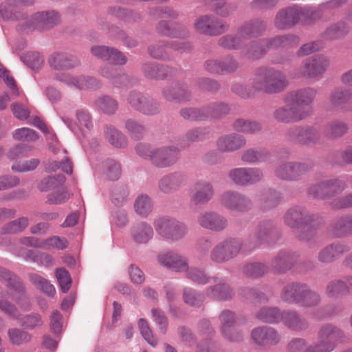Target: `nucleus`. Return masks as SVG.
<instances>
[{
    "mask_svg": "<svg viewBox=\"0 0 352 352\" xmlns=\"http://www.w3.org/2000/svg\"><path fill=\"white\" fill-rule=\"evenodd\" d=\"M289 85L286 75L280 69L268 66L256 69L252 77V87L258 93L279 94Z\"/></svg>",
    "mask_w": 352,
    "mask_h": 352,
    "instance_id": "1",
    "label": "nucleus"
},
{
    "mask_svg": "<svg viewBox=\"0 0 352 352\" xmlns=\"http://www.w3.org/2000/svg\"><path fill=\"white\" fill-rule=\"evenodd\" d=\"M248 246L243 241L237 237H227L218 242L209 254L210 260L217 264L227 263L239 254L250 252Z\"/></svg>",
    "mask_w": 352,
    "mask_h": 352,
    "instance_id": "2",
    "label": "nucleus"
},
{
    "mask_svg": "<svg viewBox=\"0 0 352 352\" xmlns=\"http://www.w3.org/2000/svg\"><path fill=\"white\" fill-rule=\"evenodd\" d=\"M153 226L156 232L163 239L171 242H177L184 239L188 232V226L175 218L164 216L155 219Z\"/></svg>",
    "mask_w": 352,
    "mask_h": 352,
    "instance_id": "3",
    "label": "nucleus"
},
{
    "mask_svg": "<svg viewBox=\"0 0 352 352\" xmlns=\"http://www.w3.org/2000/svg\"><path fill=\"white\" fill-rule=\"evenodd\" d=\"M313 168L311 162L281 161L276 165L274 175L280 180L296 182L312 170Z\"/></svg>",
    "mask_w": 352,
    "mask_h": 352,
    "instance_id": "4",
    "label": "nucleus"
},
{
    "mask_svg": "<svg viewBox=\"0 0 352 352\" xmlns=\"http://www.w3.org/2000/svg\"><path fill=\"white\" fill-rule=\"evenodd\" d=\"M270 39L272 49H281L289 51L287 53L274 56L272 60V63L275 65H284L291 62L294 57V54L290 50L296 48L300 44V38L299 36L295 34L287 33L276 35L270 38Z\"/></svg>",
    "mask_w": 352,
    "mask_h": 352,
    "instance_id": "5",
    "label": "nucleus"
},
{
    "mask_svg": "<svg viewBox=\"0 0 352 352\" xmlns=\"http://www.w3.org/2000/svg\"><path fill=\"white\" fill-rule=\"evenodd\" d=\"M330 58L324 54H316L304 59L298 69L299 76L318 80L330 66Z\"/></svg>",
    "mask_w": 352,
    "mask_h": 352,
    "instance_id": "6",
    "label": "nucleus"
},
{
    "mask_svg": "<svg viewBox=\"0 0 352 352\" xmlns=\"http://www.w3.org/2000/svg\"><path fill=\"white\" fill-rule=\"evenodd\" d=\"M219 204L230 212L245 213L253 208V201L246 195L236 190H228L219 197Z\"/></svg>",
    "mask_w": 352,
    "mask_h": 352,
    "instance_id": "7",
    "label": "nucleus"
},
{
    "mask_svg": "<svg viewBox=\"0 0 352 352\" xmlns=\"http://www.w3.org/2000/svg\"><path fill=\"white\" fill-rule=\"evenodd\" d=\"M195 31L201 34L215 36L229 29V25L213 14H203L197 17L193 23Z\"/></svg>",
    "mask_w": 352,
    "mask_h": 352,
    "instance_id": "8",
    "label": "nucleus"
},
{
    "mask_svg": "<svg viewBox=\"0 0 352 352\" xmlns=\"http://www.w3.org/2000/svg\"><path fill=\"white\" fill-rule=\"evenodd\" d=\"M228 177L234 185L245 187L261 182L264 174L259 168L239 167L231 169Z\"/></svg>",
    "mask_w": 352,
    "mask_h": 352,
    "instance_id": "9",
    "label": "nucleus"
},
{
    "mask_svg": "<svg viewBox=\"0 0 352 352\" xmlns=\"http://www.w3.org/2000/svg\"><path fill=\"white\" fill-rule=\"evenodd\" d=\"M318 219L302 206H294L288 209L284 214V223L292 228H301L310 226Z\"/></svg>",
    "mask_w": 352,
    "mask_h": 352,
    "instance_id": "10",
    "label": "nucleus"
},
{
    "mask_svg": "<svg viewBox=\"0 0 352 352\" xmlns=\"http://www.w3.org/2000/svg\"><path fill=\"white\" fill-rule=\"evenodd\" d=\"M285 104L276 108L273 118L279 122L289 124L300 122L308 118V113L302 108H297L285 97Z\"/></svg>",
    "mask_w": 352,
    "mask_h": 352,
    "instance_id": "11",
    "label": "nucleus"
},
{
    "mask_svg": "<svg viewBox=\"0 0 352 352\" xmlns=\"http://www.w3.org/2000/svg\"><path fill=\"white\" fill-rule=\"evenodd\" d=\"M301 7L293 5L280 9L274 18V25L278 30H288L298 24L303 12Z\"/></svg>",
    "mask_w": 352,
    "mask_h": 352,
    "instance_id": "12",
    "label": "nucleus"
},
{
    "mask_svg": "<svg viewBox=\"0 0 352 352\" xmlns=\"http://www.w3.org/2000/svg\"><path fill=\"white\" fill-rule=\"evenodd\" d=\"M275 228V224L272 220H263L259 222L246 243L248 246V251L252 252L260 245L269 243Z\"/></svg>",
    "mask_w": 352,
    "mask_h": 352,
    "instance_id": "13",
    "label": "nucleus"
},
{
    "mask_svg": "<svg viewBox=\"0 0 352 352\" xmlns=\"http://www.w3.org/2000/svg\"><path fill=\"white\" fill-rule=\"evenodd\" d=\"M250 337L254 344L263 348L278 344L281 338L276 329L269 326H259L252 329Z\"/></svg>",
    "mask_w": 352,
    "mask_h": 352,
    "instance_id": "14",
    "label": "nucleus"
},
{
    "mask_svg": "<svg viewBox=\"0 0 352 352\" xmlns=\"http://www.w3.org/2000/svg\"><path fill=\"white\" fill-rule=\"evenodd\" d=\"M197 221L201 228L214 232H221L228 226L227 217L213 210L201 212Z\"/></svg>",
    "mask_w": 352,
    "mask_h": 352,
    "instance_id": "15",
    "label": "nucleus"
},
{
    "mask_svg": "<svg viewBox=\"0 0 352 352\" xmlns=\"http://www.w3.org/2000/svg\"><path fill=\"white\" fill-rule=\"evenodd\" d=\"M179 149L175 145H166L153 148L151 162L158 168H168L174 165L178 159Z\"/></svg>",
    "mask_w": 352,
    "mask_h": 352,
    "instance_id": "16",
    "label": "nucleus"
},
{
    "mask_svg": "<svg viewBox=\"0 0 352 352\" xmlns=\"http://www.w3.org/2000/svg\"><path fill=\"white\" fill-rule=\"evenodd\" d=\"M211 280L214 284L206 288V297L217 301H230L234 298V292L224 278L212 276Z\"/></svg>",
    "mask_w": 352,
    "mask_h": 352,
    "instance_id": "17",
    "label": "nucleus"
},
{
    "mask_svg": "<svg viewBox=\"0 0 352 352\" xmlns=\"http://www.w3.org/2000/svg\"><path fill=\"white\" fill-rule=\"evenodd\" d=\"M215 189L213 184L206 179H199L192 186L190 200L195 206L210 202L214 197Z\"/></svg>",
    "mask_w": 352,
    "mask_h": 352,
    "instance_id": "18",
    "label": "nucleus"
},
{
    "mask_svg": "<svg viewBox=\"0 0 352 352\" xmlns=\"http://www.w3.org/2000/svg\"><path fill=\"white\" fill-rule=\"evenodd\" d=\"M160 265L175 272H183L188 269V258L177 252L164 250L157 256Z\"/></svg>",
    "mask_w": 352,
    "mask_h": 352,
    "instance_id": "19",
    "label": "nucleus"
},
{
    "mask_svg": "<svg viewBox=\"0 0 352 352\" xmlns=\"http://www.w3.org/2000/svg\"><path fill=\"white\" fill-rule=\"evenodd\" d=\"M317 94V90L313 87H305L292 91L285 96L297 108H302L308 113V117L311 114V106Z\"/></svg>",
    "mask_w": 352,
    "mask_h": 352,
    "instance_id": "20",
    "label": "nucleus"
},
{
    "mask_svg": "<svg viewBox=\"0 0 352 352\" xmlns=\"http://www.w3.org/2000/svg\"><path fill=\"white\" fill-rule=\"evenodd\" d=\"M346 187L344 182L338 179H330L311 186L309 193L320 199L333 197L342 192Z\"/></svg>",
    "mask_w": 352,
    "mask_h": 352,
    "instance_id": "21",
    "label": "nucleus"
},
{
    "mask_svg": "<svg viewBox=\"0 0 352 352\" xmlns=\"http://www.w3.org/2000/svg\"><path fill=\"white\" fill-rule=\"evenodd\" d=\"M60 22V14L54 10L37 12L32 14L26 22L29 30L50 28Z\"/></svg>",
    "mask_w": 352,
    "mask_h": 352,
    "instance_id": "22",
    "label": "nucleus"
},
{
    "mask_svg": "<svg viewBox=\"0 0 352 352\" xmlns=\"http://www.w3.org/2000/svg\"><path fill=\"white\" fill-rule=\"evenodd\" d=\"M187 183V177L181 172H173L164 175L158 181V188L164 194H172Z\"/></svg>",
    "mask_w": 352,
    "mask_h": 352,
    "instance_id": "23",
    "label": "nucleus"
},
{
    "mask_svg": "<svg viewBox=\"0 0 352 352\" xmlns=\"http://www.w3.org/2000/svg\"><path fill=\"white\" fill-rule=\"evenodd\" d=\"M349 250L350 248L347 244L334 242L322 248L318 253L317 259L321 263H331Z\"/></svg>",
    "mask_w": 352,
    "mask_h": 352,
    "instance_id": "24",
    "label": "nucleus"
},
{
    "mask_svg": "<svg viewBox=\"0 0 352 352\" xmlns=\"http://www.w3.org/2000/svg\"><path fill=\"white\" fill-rule=\"evenodd\" d=\"M317 336L319 342L331 346L329 349L330 351H333L338 342L344 338V334L340 329L329 323L322 325L318 331Z\"/></svg>",
    "mask_w": 352,
    "mask_h": 352,
    "instance_id": "25",
    "label": "nucleus"
},
{
    "mask_svg": "<svg viewBox=\"0 0 352 352\" xmlns=\"http://www.w3.org/2000/svg\"><path fill=\"white\" fill-rule=\"evenodd\" d=\"M289 138L302 144H314L319 141L320 131L315 126H296L289 130Z\"/></svg>",
    "mask_w": 352,
    "mask_h": 352,
    "instance_id": "26",
    "label": "nucleus"
},
{
    "mask_svg": "<svg viewBox=\"0 0 352 352\" xmlns=\"http://www.w3.org/2000/svg\"><path fill=\"white\" fill-rule=\"evenodd\" d=\"M216 144L221 153H232L245 147L246 139L242 135L232 133L219 137Z\"/></svg>",
    "mask_w": 352,
    "mask_h": 352,
    "instance_id": "27",
    "label": "nucleus"
},
{
    "mask_svg": "<svg viewBox=\"0 0 352 352\" xmlns=\"http://www.w3.org/2000/svg\"><path fill=\"white\" fill-rule=\"evenodd\" d=\"M298 254L296 252L280 250L272 260V267L278 274H284L296 263Z\"/></svg>",
    "mask_w": 352,
    "mask_h": 352,
    "instance_id": "28",
    "label": "nucleus"
},
{
    "mask_svg": "<svg viewBox=\"0 0 352 352\" xmlns=\"http://www.w3.org/2000/svg\"><path fill=\"white\" fill-rule=\"evenodd\" d=\"M48 62L50 67L56 70H68L80 65V61L77 57L65 52L52 54Z\"/></svg>",
    "mask_w": 352,
    "mask_h": 352,
    "instance_id": "29",
    "label": "nucleus"
},
{
    "mask_svg": "<svg viewBox=\"0 0 352 352\" xmlns=\"http://www.w3.org/2000/svg\"><path fill=\"white\" fill-rule=\"evenodd\" d=\"M280 322L288 329L296 331H303L309 327L307 320L294 310L283 311Z\"/></svg>",
    "mask_w": 352,
    "mask_h": 352,
    "instance_id": "30",
    "label": "nucleus"
},
{
    "mask_svg": "<svg viewBox=\"0 0 352 352\" xmlns=\"http://www.w3.org/2000/svg\"><path fill=\"white\" fill-rule=\"evenodd\" d=\"M173 68L167 65L146 62L142 66L144 76L151 80H161L166 79L171 73Z\"/></svg>",
    "mask_w": 352,
    "mask_h": 352,
    "instance_id": "31",
    "label": "nucleus"
},
{
    "mask_svg": "<svg viewBox=\"0 0 352 352\" xmlns=\"http://www.w3.org/2000/svg\"><path fill=\"white\" fill-rule=\"evenodd\" d=\"M130 234L134 243L146 244L153 237L154 232L150 224L144 221H140L131 226Z\"/></svg>",
    "mask_w": 352,
    "mask_h": 352,
    "instance_id": "32",
    "label": "nucleus"
},
{
    "mask_svg": "<svg viewBox=\"0 0 352 352\" xmlns=\"http://www.w3.org/2000/svg\"><path fill=\"white\" fill-rule=\"evenodd\" d=\"M271 44L270 38L253 41L244 50V54L250 59H260L272 49Z\"/></svg>",
    "mask_w": 352,
    "mask_h": 352,
    "instance_id": "33",
    "label": "nucleus"
},
{
    "mask_svg": "<svg viewBox=\"0 0 352 352\" xmlns=\"http://www.w3.org/2000/svg\"><path fill=\"white\" fill-rule=\"evenodd\" d=\"M305 283L292 282L284 285L280 292V299L286 303L298 304Z\"/></svg>",
    "mask_w": 352,
    "mask_h": 352,
    "instance_id": "34",
    "label": "nucleus"
},
{
    "mask_svg": "<svg viewBox=\"0 0 352 352\" xmlns=\"http://www.w3.org/2000/svg\"><path fill=\"white\" fill-rule=\"evenodd\" d=\"M155 31L162 36L170 38H186L190 35L186 28L178 25L171 27L166 20H160L155 25Z\"/></svg>",
    "mask_w": 352,
    "mask_h": 352,
    "instance_id": "35",
    "label": "nucleus"
},
{
    "mask_svg": "<svg viewBox=\"0 0 352 352\" xmlns=\"http://www.w3.org/2000/svg\"><path fill=\"white\" fill-rule=\"evenodd\" d=\"M283 311L278 307L264 306L255 313V318L263 323L278 324L280 322Z\"/></svg>",
    "mask_w": 352,
    "mask_h": 352,
    "instance_id": "36",
    "label": "nucleus"
},
{
    "mask_svg": "<svg viewBox=\"0 0 352 352\" xmlns=\"http://www.w3.org/2000/svg\"><path fill=\"white\" fill-rule=\"evenodd\" d=\"M239 28V33L247 41L249 38L261 35L266 30V23L261 19H256L243 23Z\"/></svg>",
    "mask_w": 352,
    "mask_h": 352,
    "instance_id": "37",
    "label": "nucleus"
},
{
    "mask_svg": "<svg viewBox=\"0 0 352 352\" xmlns=\"http://www.w3.org/2000/svg\"><path fill=\"white\" fill-rule=\"evenodd\" d=\"M245 41L244 36L239 33V28H238L236 34H228L220 37L218 45L228 50H236L241 49Z\"/></svg>",
    "mask_w": 352,
    "mask_h": 352,
    "instance_id": "38",
    "label": "nucleus"
},
{
    "mask_svg": "<svg viewBox=\"0 0 352 352\" xmlns=\"http://www.w3.org/2000/svg\"><path fill=\"white\" fill-rule=\"evenodd\" d=\"M352 98V91L349 89L336 87L330 93L329 104L333 109L342 108Z\"/></svg>",
    "mask_w": 352,
    "mask_h": 352,
    "instance_id": "39",
    "label": "nucleus"
},
{
    "mask_svg": "<svg viewBox=\"0 0 352 352\" xmlns=\"http://www.w3.org/2000/svg\"><path fill=\"white\" fill-rule=\"evenodd\" d=\"M0 281L15 292L24 293L25 286L21 279L8 269L0 266Z\"/></svg>",
    "mask_w": 352,
    "mask_h": 352,
    "instance_id": "40",
    "label": "nucleus"
},
{
    "mask_svg": "<svg viewBox=\"0 0 352 352\" xmlns=\"http://www.w3.org/2000/svg\"><path fill=\"white\" fill-rule=\"evenodd\" d=\"M270 153L263 148H248L243 152L241 160L248 164H255L265 162Z\"/></svg>",
    "mask_w": 352,
    "mask_h": 352,
    "instance_id": "41",
    "label": "nucleus"
},
{
    "mask_svg": "<svg viewBox=\"0 0 352 352\" xmlns=\"http://www.w3.org/2000/svg\"><path fill=\"white\" fill-rule=\"evenodd\" d=\"M232 126L237 132L248 134L257 133L262 129V125L260 122L241 118L236 119L233 122Z\"/></svg>",
    "mask_w": 352,
    "mask_h": 352,
    "instance_id": "42",
    "label": "nucleus"
},
{
    "mask_svg": "<svg viewBox=\"0 0 352 352\" xmlns=\"http://www.w3.org/2000/svg\"><path fill=\"white\" fill-rule=\"evenodd\" d=\"M29 219L26 217H21L13 221H9L0 228V234H17L23 232L29 225Z\"/></svg>",
    "mask_w": 352,
    "mask_h": 352,
    "instance_id": "43",
    "label": "nucleus"
},
{
    "mask_svg": "<svg viewBox=\"0 0 352 352\" xmlns=\"http://www.w3.org/2000/svg\"><path fill=\"white\" fill-rule=\"evenodd\" d=\"M147 13L154 19L166 18L175 20L177 19L179 16L177 10L168 6L149 7Z\"/></svg>",
    "mask_w": 352,
    "mask_h": 352,
    "instance_id": "44",
    "label": "nucleus"
},
{
    "mask_svg": "<svg viewBox=\"0 0 352 352\" xmlns=\"http://www.w3.org/2000/svg\"><path fill=\"white\" fill-rule=\"evenodd\" d=\"M320 302V294L305 284L298 304L305 307H313L318 306Z\"/></svg>",
    "mask_w": 352,
    "mask_h": 352,
    "instance_id": "45",
    "label": "nucleus"
},
{
    "mask_svg": "<svg viewBox=\"0 0 352 352\" xmlns=\"http://www.w3.org/2000/svg\"><path fill=\"white\" fill-rule=\"evenodd\" d=\"M349 32V26L344 21H339L329 26L323 33L326 39H339L345 36Z\"/></svg>",
    "mask_w": 352,
    "mask_h": 352,
    "instance_id": "46",
    "label": "nucleus"
},
{
    "mask_svg": "<svg viewBox=\"0 0 352 352\" xmlns=\"http://www.w3.org/2000/svg\"><path fill=\"white\" fill-rule=\"evenodd\" d=\"M184 272H186V278L198 285H206L212 279V277L209 276L204 269L189 267L188 263V269L185 270Z\"/></svg>",
    "mask_w": 352,
    "mask_h": 352,
    "instance_id": "47",
    "label": "nucleus"
},
{
    "mask_svg": "<svg viewBox=\"0 0 352 352\" xmlns=\"http://www.w3.org/2000/svg\"><path fill=\"white\" fill-rule=\"evenodd\" d=\"M28 278L30 283L37 289L48 296H53L56 289L48 280L36 273H29Z\"/></svg>",
    "mask_w": 352,
    "mask_h": 352,
    "instance_id": "48",
    "label": "nucleus"
},
{
    "mask_svg": "<svg viewBox=\"0 0 352 352\" xmlns=\"http://www.w3.org/2000/svg\"><path fill=\"white\" fill-rule=\"evenodd\" d=\"M280 199V192L273 190H266L259 198L260 208L263 210L273 208L279 204Z\"/></svg>",
    "mask_w": 352,
    "mask_h": 352,
    "instance_id": "49",
    "label": "nucleus"
},
{
    "mask_svg": "<svg viewBox=\"0 0 352 352\" xmlns=\"http://www.w3.org/2000/svg\"><path fill=\"white\" fill-rule=\"evenodd\" d=\"M94 107L105 114H114L118 108V102L108 96L98 97L94 101Z\"/></svg>",
    "mask_w": 352,
    "mask_h": 352,
    "instance_id": "50",
    "label": "nucleus"
},
{
    "mask_svg": "<svg viewBox=\"0 0 352 352\" xmlns=\"http://www.w3.org/2000/svg\"><path fill=\"white\" fill-rule=\"evenodd\" d=\"M104 135L107 141L115 147L123 148L127 145L125 135L113 126L105 127Z\"/></svg>",
    "mask_w": 352,
    "mask_h": 352,
    "instance_id": "51",
    "label": "nucleus"
},
{
    "mask_svg": "<svg viewBox=\"0 0 352 352\" xmlns=\"http://www.w3.org/2000/svg\"><path fill=\"white\" fill-rule=\"evenodd\" d=\"M207 120L210 118L219 119L230 113V108L224 102H213L205 106Z\"/></svg>",
    "mask_w": 352,
    "mask_h": 352,
    "instance_id": "52",
    "label": "nucleus"
},
{
    "mask_svg": "<svg viewBox=\"0 0 352 352\" xmlns=\"http://www.w3.org/2000/svg\"><path fill=\"white\" fill-rule=\"evenodd\" d=\"M349 129L348 124L341 120H334L329 122L327 126V135L331 139H337L346 133Z\"/></svg>",
    "mask_w": 352,
    "mask_h": 352,
    "instance_id": "53",
    "label": "nucleus"
},
{
    "mask_svg": "<svg viewBox=\"0 0 352 352\" xmlns=\"http://www.w3.org/2000/svg\"><path fill=\"white\" fill-rule=\"evenodd\" d=\"M168 48H169V42L162 41L158 43L149 45L148 47L147 52L153 58L162 60H169L171 59V56L167 51Z\"/></svg>",
    "mask_w": 352,
    "mask_h": 352,
    "instance_id": "54",
    "label": "nucleus"
},
{
    "mask_svg": "<svg viewBox=\"0 0 352 352\" xmlns=\"http://www.w3.org/2000/svg\"><path fill=\"white\" fill-rule=\"evenodd\" d=\"M135 212L142 217H146L152 211L153 203L147 195L138 196L134 202Z\"/></svg>",
    "mask_w": 352,
    "mask_h": 352,
    "instance_id": "55",
    "label": "nucleus"
},
{
    "mask_svg": "<svg viewBox=\"0 0 352 352\" xmlns=\"http://www.w3.org/2000/svg\"><path fill=\"white\" fill-rule=\"evenodd\" d=\"M179 115L184 120L191 122L207 120L205 106L201 108L183 107L179 111Z\"/></svg>",
    "mask_w": 352,
    "mask_h": 352,
    "instance_id": "56",
    "label": "nucleus"
},
{
    "mask_svg": "<svg viewBox=\"0 0 352 352\" xmlns=\"http://www.w3.org/2000/svg\"><path fill=\"white\" fill-rule=\"evenodd\" d=\"M345 280H333L330 281L326 288V294L330 298H338L348 292Z\"/></svg>",
    "mask_w": 352,
    "mask_h": 352,
    "instance_id": "57",
    "label": "nucleus"
},
{
    "mask_svg": "<svg viewBox=\"0 0 352 352\" xmlns=\"http://www.w3.org/2000/svg\"><path fill=\"white\" fill-rule=\"evenodd\" d=\"M218 319L220 322V331L222 333L235 326L237 316L234 311L223 309L220 312Z\"/></svg>",
    "mask_w": 352,
    "mask_h": 352,
    "instance_id": "58",
    "label": "nucleus"
},
{
    "mask_svg": "<svg viewBox=\"0 0 352 352\" xmlns=\"http://www.w3.org/2000/svg\"><path fill=\"white\" fill-rule=\"evenodd\" d=\"M268 266L263 263L255 262L245 264L243 267V273L252 278H258L265 274Z\"/></svg>",
    "mask_w": 352,
    "mask_h": 352,
    "instance_id": "59",
    "label": "nucleus"
},
{
    "mask_svg": "<svg viewBox=\"0 0 352 352\" xmlns=\"http://www.w3.org/2000/svg\"><path fill=\"white\" fill-rule=\"evenodd\" d=\"M209 127L198 126L189 129L185 134V139L188 142H197L209 138Z\"/></svg>",
    "mask_w": 352,
    "mask_h": 352,
    "instance_id": "60",
    "label": "nucleus"
},
{
    "mask_svg": "<svg viewBox=\"0 0 352 352\" xmlns=\"http://www.w3.org/2000/svg\"><path fill=\"white\" fill-rule=\"evenodd\" d=\"M108 13L119 19H125L129 22L137 21L141 19L139 13L127 10L120 6H111L108 8Z\"/></svg>",
    "mask_w": 352,
    "mask_h": 352,
    "instance_id": "61",
    "label": "nucleus"
},
{
    "mask_svg": "<svg viewBox=\"0 0 352 352\" xmlns=\"http://www.w3.org/2000/svg\"><path fill=\"white\" fill-rule=\"evenodd\" d=\"M205 296V293L202 294L190 287H186L184 289V300L190 306L199 307L204 302Z\"/></svg>",
    "mask_w": 352,
    "mask_h": 352,
    "instance_id": "62",
    "label": "nucleus"
},
{
    "mask_svg": "<svg viewBox=\"0 0 352 352\" xmlns=\"http://www.w3.org/2000/svg\"><path fill=\"white\" fill-rule=\"evenodd\" d=\"M206 4L213 3L214 12L221 16L228 17L234 11L231 4H227L226 0H202Z\"/></svg>",
    "mask_w": 352,
    "mask_h": 352,
    "instance_id": "63",
    "label": "nucleus"
},
{
    "mask_svg": "<svg viewBox=\"0 0 352 352\" xmlns=\"http://www.w3.org/2000/svg\"><path fill=\"white\" fill-rule=\"evenodd\" d=\"M8 336L10 342L14 345H21L29 342L31 336L26 331L17 328H10L8 330Z\"/></svg>",
    "mask_w": 352,
    "mask_h": 352,
    "instance_id": "64",
    "label": "nucleus"
}]
</instances>
